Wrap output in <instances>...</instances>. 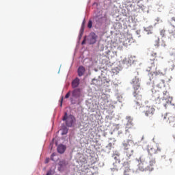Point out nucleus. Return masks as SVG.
<instances>
[{"label":"nucleus","instance_id":"1","mask_svg":"<svg viewBox=\"0 0 175 175\" xmlns=\"http://www.w3.org/2000/svg\"><path fill=\"white\" fill-rule=\"evenodd\" d=\"M131 84L134 90L133 95L135 98L137 103H139L143 99V89L140 84V79L137 77H134L131 81Z\"/></svg>","mask_w":175,"mask_h":175},{"label":"nucleus","instance_id":"2","mask_svg":"<svg viewBox=\"0 0 175 175\" xmlns=\"http://www.w3.org/2000/svg\"><path fill=\"white\" fill-rule=\"evenodd\" d=\"M132 141L127 140L122 143V146L124 150V154L127 157L126 159H129L132 155H133V146H131Z\"/></svg>","mask_w":175,"mask_h":175},{"label":"nucleus","instance_id":"3","mask_svg":"<svg viewBox=\"0 0 175 175\" xmlns=\"http://www.w3.org/2000/svg\"><path fill=\"white\" fill-rule=\"evenodd\" d=\"M162 118L163 121H166L171 126L175 127V113H166L162 116Z\"/></svg>","mask_w":175,"mask_h":175},{"label":"nucleus","instance_id":"4","mask_svg":"<svg viewBox=\"0 0 175 175\" xmlns=\"http://www.w3.org/2000/svg\"><path fill=\"white\" fill-rule=\"evenodd\" d=\"M63 121H66V125L69 128H72L73 126V124L76 122V118L73 115H69L68 116V113H64V116L63 117Z\"/></svg>","mask_w":175,"mask_h":175},{"label":"nucleus","instance_id":"5","mask_svg":"<svg viewBox=\"0 0 175 175\" xmlns=\"http://www.w3.org/2000/svg\"><path fill=\"white\" fill-rule=\"evenodd\" d=\"M148 152L150 157L155 155V154H161V148L157 145H148Z\"/></svg>","mask_w":175,"mask_h":175},{"label":"nucleus","instance_id":"6","mask_svg":"<svg viewBox=\"0 0 175 175\" xmlns=\"http://www.w3.org/2000/svg\"><path fill=\"white\" fill-rule=\"evenodd\" d=\"M145 116H146V117H152V116H154V114H155V108L153 107H148L146 106L144 108V111Z\"/></svg>","mask_w":175,"mask_h":175},{"label":"nucleus","instance_id":"7","mask_svg":"<svg viewBox=\"0 0 175 175\" xmlns=\"http://www.w3.org/2000/svg\"><path fill=\"white\" fill-rule=\"evenodd\" d=\"M98 36L94 32H91L90 35L88 36V42L89 44H94L96 43V38Z\"/></svg>","mask_w":175,"mask_h":175},{"label":"nucleus","instance_id":"8","mask_svg":"<svg viewBox=\"0 0 175 175\" xmlns=\"http://www.w3.org/2000/svg\"><path fill=\"white\" fill-rule=\"evenodd\" d=\"M123 165V175H131L132 174V170L128 162H124Z\"/></svg>","mask_w":175,"mask_h":175},{"label":"nucleus","instance_id":"9","mask_svg":"<svg viewBox=\"0 0 175 175\" xmlns=\"http://www.w3.org/2000/svg\"><path fill=\"white\" fill-rule=\"evenodd\" d=\"M175 29V17H172L170 21V26L167 29L168 33H173V29Z\"/></svg>","mask_w":175,"mask_h":175},{"label":"nucleus","instance_id":"10","mask_svg":"<svg viewBox=\"0 0 175 175\" xmlns=\"http://www.w3.org/2000/svg\"><path fill=\"white\" fill-rule=\"evenodd\" d=\"M154 165H155V159L152 158L149 161V165L146 166V172H152L154 170Z\"/></svg>","mask_w":175,"mask_h":175},{"label":"nucleus","instance_id":"11","mask_svg":"<svg viewBox=\"0 0 175 175\" xmlns=\"http://www.w3.org/2000/svg\"><path fill=\"white\" fill-rule=\"evenodd\" d=\"M72 96L75 99H79V98L81 96V90H80V89H75L72 92Z\"/></svg>","mask_w":175,"mask_h":175},{"label":"nucleus","instance_id":"12","mask_svg":"<svg viewBox=\"0 0 175 175\" xmlns=\"http://www.w3.org/2000/svg\"><path fill=\"white\" fill-rule=\"evenodd\" d=\"M94 20L96 22V25H97V27H99L102 25V24H103V17L96 16L94 18Z\"/></svg>","mask_w":175,"mask_h":175},{"label":"nucleus","instance_id":"13","mask_svg":"<svg viewBox=\"0 0 175 175\" xmlns=\"http://www.w3.org/2000/svg\"><path fill=\"white\" fill-rule=\"evenodd\" d=\"M66 150V146L65 145L59 144L57 146V152H59V154H64Z\"/></svg>","mask_w":175,"mask_h":175},{"label":"nucleus","instance_id":"14","mask_svg":"<svg viewBox=\"0 0 175 175\" xmlns=\"http://www.w3.org/2000/svg\"><path fill=\"white\" fill-rule=\"evenodd\" d=\"M147 165L144 162H140L138 165V170L140 172H146Z\"/></svg>","mask_w":175,"mask_h":175},{"label":"nucleus","instance_id":"15","mask_svg":"<svg viewBox=\"0 0 175 175\" xmlns=\"http://www.w3.org/2000/svg\"><path fill=\"white\" fill-rule=\"evenodd\" d=\"M84 73H85V68L83 66H80L78 68V76L81 77V76L84 75Z\"/></svg>","mask_w":175,"mask_h":175},{"label":"nucleus","instance_id":"16","mask_svg":"<svg viewBox=\"0 0 175 175\" xmlns=\"http://www.w3.org/2000/svg\"><path fill=\"white\" fill-rule=\"evenodd\" d=\"M80 84V79L79 78H76L72 82V88H77V86Z\"/></svg>","mask_w":175,"mask_h":175},{"label":"nucleus","instance_id":"17","mask_svg":"<svg viewBox=\"0 0 175 175\" xmlns=\"http://www.w3.org/2000/svg\"><path fill=\"white\" fill-rule=\"evenodd\" d=\"M112 158L114 159V160L116 161V162L118 163H121V157H120V154H113L112 155Z\"/></svg>","mask_w":175,"mask_h":175},{"label":"nucleus","instance_id":"18","mask_svg":"<svg viewBox=\"0 0 175 175\" xmlns=\"http://www.w3.org/2000/svg\"><path fill=\"white\" fill-rule=\"evenodd\" d=\"M85 25V19H84L82 22V25H81V30H80L81 35H83V32H84Z\"/></svg>","mask_w":175,"mask_h":175},{"label":"nucleus","instance_id":"19","mask_svg":"<svg viewBox=\"0 0 175 175\" xmlns=\"http://www.w3.org/2000/svg\"><path fill=\"white\" fill-rule=\"evenodd\" d=\"M154 46L156 47H159V38H155Z\"/></svg>","mask_w":175,"mask_h":175},{"label":"nucleus","instance_id":"20","mask_svg":"<svg viewBox=\"0 0 175 175\" xmlns=\"http://www.w3.org/2000/svg\"><path fill=\"white\" fill-rule=\"evenodd\" d=\"M170 55H174V57H175V47L170 49Z\"/></svg>","mask_w":175,"mask_h":175},{"label":"nucleus","instance_id":"21","mask_svg":"<svg viewBox=\"0 0 175 175\" xmlns=\"http://www.w3.org/2000/svg\"><path fill=\"white\" fill-rule=\"evenodd\" d=\"M88 27L91 29L92 28V21L90 20L88 21Z\"/></svg>","mask_w":175,"mask_h":175},{"label":"nucleus","instance_id":"22","mask_svg":"<svg viewBox=\"0 0 175 175\" xmlns=\"http://www.w3.org/2000/svg\"><path fill=\"white\" fill-rule=\"evenodd\" d=\"M163 98L165 99L166 103L164 104V106H166L167 105H170V103H172V101H170V100H167V98H166V97H163Z\"/></svg>","mask_w":175,"mask_h":175},{"label":"nucleus","instance_id":"23","mask_svg":"<svg viewBox=\"0 0 175 175\" xmlns=\"http://www.w3.org/2000/svg\"><path fill=\"white\" fill-rule=\"evenodd\" d=\"M163 85H165V81L161 80V82L160 83V84L157 85V87H160L161 88V87H163Z\"/></svg>","mask_w":175,"mask_h":175},{"label":"nucleus","instance_id":"24","mask_svg":"<svg viewBox=\"0 0 175 175\" xmlns=\"http://www.w3.org/2000/svg\"><path fill=\"white\" fill-rule=\"evenodd\" d=\"M170 38L173 36V38H175V29H173V33H169Z\"/></svg>","mask_w":175,"mask_h":175},{"label":"nucleus","instance_id":"25","mask_svg":"<svg viewBox=\"0 0 175 175\" xmlns=\"http://www.w3.org/2000/svg\"><path fill=\"white\" fill-rule=\"evenodd\" d=\"M68 133V129L65 128L62 133V135H66Z\"/></svg>","mask_w":175,"mask_h":175},{"label":"nucleus","instance_id":"26","mask_svg":"<svg viewBox=\"0 0 175 175\" xmlns=\"http://www.w3.org/2000/svg\"><path fill=\"white\" fill-rule=\"evenodd\" d=\"M69 96H70V91H69L65 96V98L68 99V98H69Z\"/></svg>","mask_w":175,"mask_h":175},{"label":"nucleus","instance_id":"27","mask_svg":"<svg viewBox=\"0 0 175 175\" xmlns=\"http://www.w3.org/2000/svg\"><path fill=\"white\" fill-rule=\"evenodd\" d=\"M55 155H57V154L55 153H53L51 156V161H54V157H55Z\"/></svg>","mask_w":175,"mask_h":175},{"label":"nucleus","instance_id":"28","mask_svg":"<svg viewBox=\"0 0 175 175\" xmlns=\"http://www.w3.org/2000/svg\"><path fill=\"white\" fill-rule=\"evenodd\" d=\"M46 175H53V171L50 170L49 171L47 172Z\"/></svg>","mask_w":175,"mask_h":175},{"label":"nucleus","instance_id":"29","mask_svg":"<svg viewBox=\"0 0 175 175\" xmlns=\"http://www.w3.org/2000/svg\"><path fill=\"white\" fill-rule=\"evenodd\" d=\"M70 101H71V103H72V105H76V101H75V100H73V98H70Z\"/></svg>","mask_w":175,"mask_h":175},{"label":"nucleus","instance_id":"30","mask_svg":"<svg viewBox=\"0 0 175 175\" xmlns=\"http://www.w3.org/2000/svg\"><path fill=\"white\" fill-rule=\"evenodd\" d=\"M165 30H161V31L160 33H161V36H165Z\"/></svg>","mask_w":175,"mask_h":175},{"label":"nucleus","instance_id":"31","mask_svg":"<svg viewBox=\"0 0 175 175\" xmlns=\"http://www.w3.org/2000/svg\"><path fill=\"white\" fill-rule=\"evenodd\" d=\"M62 102H64V96L62 97L61 101H60V107H62Z\"/></svg>","mask_w":175,"mask_h":175},{"label":"nucleus","instance_id":"32","mask_svg":"<svg viewBox=\"0 0 175 175\" xmlns=\"http://www.w3.org/2000/svg\"><path fill=\"white\" fill-rule=\"evenodd\" d=\"M63 165H65V161H60V162H59V165H60V166H63Z\"/></svg>","mask_w":175,"mask_h":175},{"label":"nucleus","instance_id":"33","mask_svg":"<svg viewBox=\"0 0 175 175\" xmlns=\"http://www.w3.org/2000/svg\"><path fill=\"white\" fill-rule=\"evenodd\" d=\"M49 162H50V159L46 158L45 160V163H49Z\"/></svg>","mask_w":175,"mask_h":175},{"label":"nucleus","instance_id":"34","mask_svg":"<svg viewBox=\"0 0 175 175\" xmlns=\"http://www.w3.org/2000/svg\"><path fill=\"white\" fill-rule=\"evenodd\" d=\"M85 43V40H83L82 42V44H84Z\"/></svg>","mask_w":175,"mask_h":175},{"label":"nucleus","instance_id":"35","mask_svg":"<svg viewBox=\"0 0 175 175\" xmlns=\"http://www.w3.org/2000/svg\"><path fill=\"white\" fill-rule=\"evenodd\" d=\"M166 94H167V92H163V95H166Z\"/></svg>","mask_w":175,"mask_h":175}]
</instances>
